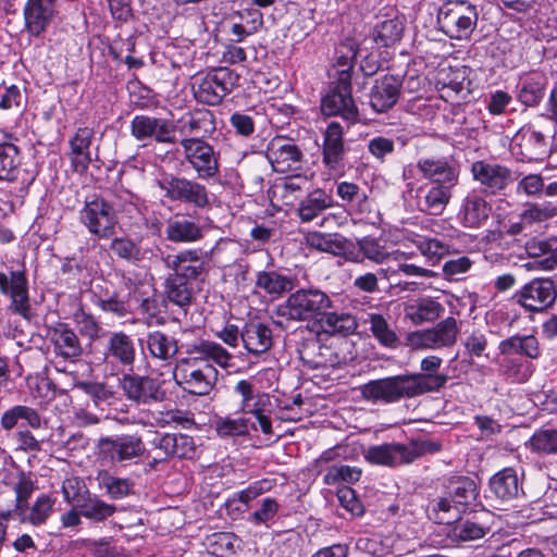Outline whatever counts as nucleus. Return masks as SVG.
Returning <instances> with one entry per match:
<instances>
[{"label": "nucleus", "instance_id": "f257e3e1", "mask_svg": "<svg viewBox=\"0 0 557 557\" xmlns=\"http://www.w3.org/2000/svg\"><path fill=\"white\" fill-rule=\"evenodd\" d=\"M176 124L169 119L150 115H135L131 122V134L147 146L148 143L174 145L177 143ZM184 159L201 180L213 178L219 174V156L213 147L200 138L178 140Z\"/></svg>", "mask_w": 557, "mask_h": 557}, {"label": "nucleus", "instance_id": "f03ea898", "mask_svg": "<svg viewBox=\"0 0 557 557\" xmlns=\"http://www.w3.org/2000/svg\"><path fill=\"white\" fill-rule=\"evenodd\" d=\"M479 486L470 476L456 475L447 480L442 496L429 500L428 518L437 524L456 522L467 513L484 509L479 497Z\"/></svg>", "mask_w": 557, "mask_h": 557}, {"label": "nucleus", "instance_id": "7ed1b4c3", "mask_svg": "<svg viewBox=\"0 0 557 557\" xmlns=\"http://www.w3.org/2000/svg\"><path fill=\"white\" fill-rule=\"evenodd\" d=\"M335 309L331 297L319 288H300L292 293L285 305L281 307V314L294 321H315L319 323L326 310Z\"/></svg>", "mask_w": 557, "mask_h": 557}, {"label": "nucleus", "instance_id": "20e7f679", "mask_svg": "<svg viewBox=\"0 0 557 557\" xmlns=\"http://www.w3.org/2000/svg\"><path fill=\"white\" fill-rule=\"evenodd\" d=\"M63 497L79 510V513L94 523H101L112 517L116 507L91 494L76 478L67 479L62 485Z\"/></svg>", "mask_w": 557, "mask_h": 557}, {"label": "nucleus", "instance_id": "39448f33", "mask_svg": "<svg viewBox=\"0 0 557 557\" xmlns=\"http://www.w3.org/2000/svg\"><path fill=\"white\" fill-rule=\"evenodd\" d=\"M79 221L98 239L112 237L117 224L115 209L100 196H94L85 201L79 211Z\"/></svg>", "mask_w": 557, "mask_h": 557}, {"label": "nucleus", "instance_id": "423d86ee", "mask_svg": "<svg viewBox=\"0 0 557 557\" xmlns=\"http://www.w3.org/2000/svg\"><path fill=\"white\" fill-rule=\"evenodd\" d=\"M164 267L177 277L187 281L205 282L210 271V259L207 251L189 248L162 257Z\"/></svg>", "mask_w": 557, "mask_h": 557}, {"label": "nucleus", "instance_id": "0eeeda50", "mask_svg": "<svg viewBox=\"0 0 557 557\" xmlns=\"http://www.w3.org/2000/svg\"><path fill=\"white\" fill-rule=\"evenodd\" d=\"M321 111L324 115H341L346 120L355 121L358 109L351 96V70L338 72L337 79L332 84L330 91L322 98Z\"/></svg>", "mask_w": 557, "mask_h": 557}, {"label": "nucleus", "instance_id": "6e6552de", "mask_svg": "<svg viewBox=\"0 0 557 557\" xmlns=\"http://www.w3.org/2000/svg\"><path fill=\"white\" fill-rule=\"evenodd\" d=\"M475 22L474 9L465 2H447L437 13L440 29L454 39L467 38L472 33Z\"/></svg>", "mask_w": 557, "mask_h": 557}, {"label": "nucleus", "instance_id": "1a4fd4ad", "mask_svg": "<svg viewBox=\"0 0 557 557\" xmlns=\"http://www.w3.org/2000/svg\"><path fill=\"white\" fill-rule=\"evenodd\" d=\"M239 78V75L228 67L213 69L201 78L195 96L202 103L218 106L238 86Z\"/></svg>", "mask_w": 557, "mask_h": 557}, {"label": "nucleus", "instance_id": "9d476101", "mask_svg": "<svg viewBox=\"0 0 557 557\" xmlns=\"http://www.w3.org/2000/svg\"><path fill=\"white\" fill-rule=\"evenodd\" d=\"M457 323L451 317L441 321L435 327L410 332L405 345L411 349H440L455 344Z\"/></svg>", "mask_w": 557, "mask_h": 557}, {"label": "nucleus", "instance_id": "9b49d317", "mask_svg": "<svg viewBox=\"0 0 557 557\" xmlns=\"http://www.w3.org/2000/svg\"><path fill=\"white\" fill-rule=\"evenodd\" d=\"M443 385H359L358 389L367 401L387 405L403 398L416 397L429 392H438Z\"/></svg>", "mask_w": 557, "mask_h": 557}, {"label": "nucleus", "instance_id": "f8f14e48", "mask_svg": "<svg viewBox=\"0 0 557 557\" xmlns=\"http://www.w3.org/2000/svg\"><path fill=\"white\" fill-rule=\"evenodd\" d=\"M160 187L164 191V196L172 201L184 202L200 209L210 203L206 186L195 180L171 176L164 180Z\"/></svg>", "mask_w": 557, "mask_h": 557}, {"label": "nucleus", "instance_id": "ddd939ff", "mask_svg": "<svg viewBox=\"0 0 557 557\" xmlns=\"http://www.w3.org/2000/svg\"><path fill=\"white\" fill-rule=\"evenodd\" d=\"M253 385H236V392L240 394L242 411L244 413H251L256 417L260 430L265 435H272V422L270 414L275 410L272 395L265 393L255 394L252 391Z\"/></svg>", "mask_w": 557, "mask_h": 557}, {"label": "nucleus", "instance_id": "4468645a", "mask_svg": "<svg viewBox=\"0 0 557 557\" xmlns=\"http://www.w3.org/2000/svg\"><path fill=\"white\" fill-rule=\"evenodd\" d=\"M417 169L422 177L433 185L457 186L460 175V165L453 157L421 158Z\"/></svg>", "mask_w": 557, "mask_h": 557}, {"label": "nucleus", "instance_id": "2eb2a0df", "mask_svg": "<svg viewBox=\"0 0 557 557\" xmlns=\"http://www.w3.org/2000/svg\"><path fill=\"white\" fill-rule=\"evenodd\" d=\"M0 293L11 298L10 308L24 317L32 318V307L28 297V281L24 271H12L10 278L0 272Z\"/></svg>", "mask_w": 557, "mask_h": 557}, {"label": "nucleus", "instance_id": "dca6fc26", "mask_svg": "<svg viewBox=\"0 0 557 557\" xmlns=\"http://www.w3.org/2000/svg\"><path fill=\"white\" fill-rule=\"evenodd\" d=\"M401 78L397 75L385 74L377 77L369 92V104L376 113L392 110L401 96Z\"/></svg>", "mask_w": 557, "mask_h": 557}, {"label": "nucleus", "instance_id": "f3484780", "mask_svg": "<svg viewBox=\"0 0 557 557\" xmlns=\"http://www.w3.org/2000/svg\"><path fill=\"white\" fill-rule=\"evenodd\" d=\"M517 302L530 311H542L550 307L556 297V287L549 278H534L516 294Z\"/></svg>", "mask_w": 557, "mask_h": 557}, {"label": "nucleus", "instance_id": "a211bd4d", "mask_svg": "<svg viewBox=\"0 0 557 557\" xmlns=\"http://www.w3.org/2000/svg\"><path fill=\"white\" fill-rule=\"evenodd\" d=\"M345 154L343 126L337 122H331L323 132L322 163L331 172H343Z\"/></svg>", "mask_w": 557, "mask_h": 557}, {"label": "nucleus", "instance_id": "6ab92c4d", "mask_svg": "<svg viewBox=\"0 0 557 557\" xmlns=\"http://www.w3.org/2000/svg\"><path fill=\"white\" fill-rule=\"evenodd\" d=\"M46 336L52 345L55 356L64 360H75L84 351L78 335L67 323L58 322L48 326Z\"/></svg>", "mask_w": 557, "mask_h": 557}, {"label": "nucleus", "instance_id": "aec40b11", "mask_svg": "<svg viewBox=\"0 0 557 557\" xmlns=\"http://www.w3.org/2000/svg\"><path fill=\"white\" fill-rule=\"evenodd\" d=\"M108 354L110 357L119 360L124 367H128L127 371H123L122 379L117 377L122 383H147L144 375L135 372L131 367L135 359V347L132 338L123 332L113 333L108 344Z\"/></svg>", "mask_w": 557, "mask_h": 557}, {"label": "nucleus", "instance_id": "412c9836", "mask_svg": "<svg viewBox=\"0 0 557 557\" xmlns=\"http://www.w3.org/2000/svg\"><path fill=\"white\" fill-rule=\"evenodd\" d=\"M57 14V0H26L23 15L25 30L39 37L47 30Z\"/></svg>", "mask_w": 557, "mask_h": 557}, {"label": "nucleus", "instance_id": "4be33fe9", "mask_svg": "<svg viewBox=\"0 0 557 557\" xmlns=\"http://www.w3.org/2000/svg\"><path fill=\"white\" fill-rule=\"evenodd\" d=\"M309 247L334 256L344 257L348 261H360L355 244L341 234L311 232L306 237Z\"/></svg>", "mask_w": 557, "mask_h": 557}, {"label": "nucleus", "instance_id": "5701e85b", "mask_svg": "<svg viewBox=\"0 0 557 557\" xmlns=\"http://www.w3.org/2000/svg\"><path fill=\"white\" fill-rule=\"evenodd\" d=\"M268 156L276 172L287 173L300 170L304 157L298 146L284 137L273 138L268 146Z\"/></svg>", "mask_w": 557, "mask_h": 557}, {"label": "nucleus", "instance_id": "b1692460", "mask_svg": "<svg viewBox=\"0 0 557 557\" xmlns=\"http://www.w3.org/2000/svg\"><path fill=\"white\" fill-rule=\"evenodd\" d=\"M104 453L112 461L123 462L140 457L145 450V444L137 434H123L114 438H106L102 442Z\"/></svg>", "mask_w": 557, "mask_h": 557}, {"label": "nucleus", "instance_id": "393cba45", "mask_svg": "<svg viewBox=\"0 0 557 557\" xmlns=\"http://www.w3.org/2000/svg\"><path fill=\"white\" fill-rule=\"evenodd\" d=\"M94 135L91 127H78L69 141L71 166L78 174L86 173L91 162L90 146Z\"/></svg>", "mask_w": 557, "mask_h": 557}, {"label": "nucleus", "instance_id": "a878e982", "mask_svg": "<svg viewBox=\"0 0 557 557\" xmlns=\"http://www.w3.org/2000/svg\"><path fill=\"white\" fill-rule=\"evenodd\" d=\"M454 186L424 185L417 190V206L421 212L440 215L444 212L451 198Z\"/></svg>", "mask_w": 557, "mask_h": 557}, {"label": "nucleus", "instance_id": "bb28decb", "mask_svg": "<svg viewBox=\"0 0 557 557\" xmlns=\"http://www.w3.org/2000/svg\"><path fill=\"white\" fill-rule=\"evenodd\" d=\"M407 445L401 443H384L370 446L364 451V459L375 466L396 467L407 465Z\"/></svg>", "mask_w": 557, "mask_h": 557}, {"label": "nucleus", "instance_id": "cd10ccee", "mask_svg": "<svg viewBox=\"0 0 557 557\" xmlns=\"http://www.w3.org/2000/svg\"><path fill=\"white\" fill-rule=\"evenodd\" d=\"M318 324L325 334L342 337L352 335L359 325L352 313L334 309L326 310Z\"/></svg>", "mask_w": 557, "mask_h": 557}, {"label": "nucleus", "instance_id": "c85d7f7f", "mask_svg": "<svg viewBox=\"0 0 557 557\" xmlns=\"http://www.w3.org/2000/svg\"><path fill=\"white\" fill-rule=\"evenodd\" d=\"M275 409H280L283 414L280 417L283 421H298L302 417V406L305 404L300 386L294 388H280L276 386L272 395Z\"/></svg>", "mask_w": 557, "mask_h": 557}, {"label": "nucleus", "instance_id": "c756f323", "mask_svg": "<svg viewBox=\"0 0 557 557\" xmlns=\"http://www.w3.org/2000/svg\"><path fill=\"white\" fill-rule=\"evenodd\" d=\"M240 339L248 352L260 355L271 348L272 331L264 323L248 322L240 331Z\"/></svg>", "mask_w": 557, "mask_h": 557}, {"label": "nucleus", "instance_id": "7c9ffc66", "mask_svg": "<svg viewBox=\"0 0 557 557\" xmlns=\"http://www.w3.org/2000/svg\"><path fill=\"white\" fill-rule=\"evenodd\" d=\"M214 131V114L209 110H198L189 113L187 119L183 120V124L180 127V132L186 135V138H200L202 140Z\"/></svg>", "mask_w": 557, "mask_h": 557}, {"label": "nucleus", "instance_id": "2f4dec72", "mask_svg": "<svg viewBox=\"0 0 557 557\" xmlns=\"http://www.w3.org/2000/svg\"><path fill=\"white\" fill-rule=\"evenodd\" d=\"M485 187L473 188L466 197L463 205V222L467 226L475 227L487 219Z\"/></svg>", "mask_w": 557, "mask_h": 557}, {"label": "nucleus", "instance_id": "473e14b6", "mask_svg": "<svg viewBox=\"0 0 557 557\" xmlns=\"http://www.w3.org/2000/svg\"><path fill=\"white\" fill-rule=\"evenodd\" d=\"M333 205V197L330 194L320 188L314 189L300 201L298 216L302 222H311Z\"/></svg>", "mask_w": 557, "mask_h": 557}, {"label": "nucleus", "instance_id": "72a5a7b5", "mask_svg": "<svg viewBox=\"0 0 557 557\" xmlns=\"http://www.w3.org/2000/svg\"><path fill=\"white\" fill-rule=\"evenodd\" d=\"M404 16H394L380 22L372 30V40L380 47H392L398 42L404 35Z\"/></svg>", "mask_w": 557, "mask_h": 557}, {"label": "nucleus", "instance_id": "f704fd0d", "mask_svg": "<svg viewBox=\"0 0 557 557\" xmlns=\"http://www.w3.org/2000/svg\"><path fill=\"white\" fill-rule=\"evenodd\" d=\"M331 348L321 345L317 337L306 339L299 348L300 359L310 368H327L333 366Z\"/></svg>", "mask_w": 557, "mask_h": 557}, {"label": "nucleus", "instance_id": "c9c22d12", "mask_svg": "<svg viewBox=\"0 0 557 557\" xmlns=\"http://www.w3.org/2000/svg\"><path fill=\"white\" fill-rule=\"evenodd\" d=\"M490 490L496 499L507 502L515 498L519 491L517 473L511 468H505L490 479Z\"/></svg>", "mask_w": 557, "mask_h": 557}, {"label": "nucleus", "instance_id": "e433bc0d", "mask_svg": "<svg viewBox=\"0 0 557 557\" xmlns=\"http://www.w3.org/2000/svg\"><path fill=\"white\" fill-rule=\"evenodd\" d=\"M364 323L370 325L372 336L381 346L389 349H397L401 345L396 331L384 315L380 313H369Z\"/></svg>", "mask_w": 557, "mask_h": 557}, {"label": "nucleus", "instance_id": "4c0bfd02", "mask_svg": "<svg viewBox=\"0 0 557 557\" xmlns=\"http://www.w3.org/2000/svg\"><path fill=\"white\" fill-rule=\"evenodd\" d=\"M190 281L169 274L164 280V298L177 307L186 309L193 301Z\"/></svg>", "mask_w": 557, "mask_h": 557}, {"label": "nucleus", "instance_id": "58836bf2", "mask_svg": "<svg viewBox=\"0 0 557 557\" xmlns=\"http://www.w3.org/2000/svg\"><path fill=\"white\" fill-rule=\"evenodd\" d=\"M166 238L172 243H193L202 238L201 227L185 218L170 220L165 230Z\"/></svg>", "mask_w": 557, "mask_h": 557}, {"label": "nucleus", "instance_id": "ea45409f", "mask_svg": "<svg viewBox=\"0 0 557 557\" xmlns=\"http://www.w3.org/2000/svg\"><path fill=\"white\" fill-rule=\"evenodd\" d=\"M109 248L117 258L133 263L140 262L153 255L152 249H143L127 236L112 238Z\"/></svg>", "mask_w": 557, "mask_h": 557}, {"label": "nucleus", "instance_id": "a19ab883", "mask_svg": "<svg viewBox=\"0 0 557 557\" xmlns=\"http://www.w3.org/2000/svg\"><path fill=\"white\" fill-rule=\"evenodd\" d=\"M256 287L263 289L271 296H281L292 290L294 284L289 276L277 271H259L256 277Z\"/></svg>", "mask_w": 557, "mask_h": 557}, {"label": "nucleus", "instance_id": "79ce46f5", "mask_svg": "<svg viewBox=\"0 0 557 557\" xmlns=\"http://www.w3.org/2000/svg\"><path fill=\"white\" fill-rule=\"evenodd\" d=\"M525 249L528 255L533 258L547 255L537 262L542 269L553 270L557 267V237L532 239L527 243Z\"/></svg>", "mask_w": 557, "mask_h": 557}, {"label": "nucleus", "instance_id": "37998d69", "mask_svg": "<svg viewBox=\"0 0 557 557\" xmlns=\"http://www.w3.org/2000/svg\"><path fill=\"white\" fill-rule=\"evenodd\" d=\"M98 481L111 499H123L134 494L135 483L128 478H119L103 470L99 472Z\"/></svg>", "mask_w": 557, "mask_h": 557}, {"label": "nucleus", "instance_id": "c03bdc74", "mask_svg": "<svg viewBox=\"0 0 557 557\" xmlns=\"http://www.w3.org/2000/svg\"><path fill=\"white\" fill-rule=\"evenodd\" d=\"M21 157L17 146L0 144V181L14 182L20 173Z\"/></svg>", "mask_w": 557, "mask_h": 557}, {"label": "nucleus", "instance_id": "a18cd8bd", "mask_svg": "<svg viewBox=\"0 0 557 557\" xmlns=\"http://www.w3.org/2000/svg\"><path fill=\"white\" fill-rule=\"evenodd\" d=\"M405 311L412 323L422 324L436 320L444 311V308L440 302L431 298H421L416 304L407 306Z\"/></svg>", "mask_w": 557, "mask_h": 557}, {"label": "nucleus", "instance_id": "49530a36", "mask_svg": "<svg viewBox=\"0 0 557 557\" xmlns=\"http://www.w3.org/2000/svg\"><path fill=\"white\" fill-rule=\"evenodd\" d=\"M447 545H456L460 542L473 541L484 536V529L475 522L460 520L447 524Z\"/></svg>", "mask_w": 557, "mask_h": 557}, {"label": "nucleus", "instance_id": "de8ad7c7", "mask_svg": "<svg viewBox=\"0 0 557 557\" xmlns=\"http://www.w3.org/2000/svg\"><path fill=\"white\" fill-rule=\"evenodd\" d=\"M18 420H24L26 425L32 429H39L41 426V418L39 413L30 407L17 405L3 412L1 417V426L4 430H12L18 423Z\"/></svg>", "mask_w": 557, "mask_h": 557}, {"label": "nucleus", "instance_id": "09e8293b", "mask_svg": "<svg viewBox=\"0 0 557 557\" xmlns=\"http://www.w3.org/2000/svg\"><path fill=\"white\" fill-rule=\"evenodd\" d=\"M242 540L233 532H219L209 539V552L215 557H235Z\"/></svg>", "mask_w": 557, "mask_h": 557}, {"label": "nucleus", "instance_id": "8fccbe9b", "mask_svg": "<svg viewBox=\"0 0 557 557\" xmlns=\"http://www.w3.org/2000/svg\"><path fill=\"white\" fill-rule=\"evenodd\" d=\"M147 347L152 357L161 360H168L177 352L175 338L160 331L148 334Z\"/></svg>", "mask_w": 557, "mask_h": 557}, {"label": "nucleus", "instance_id": "3c124183", "mask_svg": "<svg viewBox=\"0 0 557 557\" xmlns=\"http://www.w3.org/2000/svg\"><path fill=\"white\" fill-rule=\"evenodd\" d=\"M556 126L546 121L544 124L533 128L529 134V141L533 144L537 156H549L555 145Z\"/></svg>", "mask_w": 557, "mask_h": 557}, {"label": "nucleus", "instance_id": "603ef678", "mask_svg": "<svg viewBox=\"0 0 557 557\" xmlns=\"http://www.w3.org/2000/svg\"><path fill=\"white\" fill-rule=\"evenodd\" d=\"M36 490L35 481L32 479L30 473L20 471L17 473V482L13 491L15 493L14 510L18 517L26 513L29 508L28 500Z\"/></svg>", "mask_w": 557, "mask_h": 557}, {"label": "nucleus", "instance_id": "864d4df0", "mask_svg": "<svg viewBox=\"0 0 557 557\" xmlns=\"http://www.w3.org/2000/svg\"><path fill=\"white\" fill-rule=\"evenodd\" d=\"M546 79L541 76H532L523 79L519 87V100L528 106H537L545 95Z\"/></svg>", "mask_w": 557, "mask_h": 557}, {"label": "nucleus", "instance_id": "5fc2aeb1", "mask_svg": "<svg viewBox=\"0 0 557 557\" xmlns=\"http://www.w3.org/2000/svg\"><path fill=\"white\" fill-rule=\"evenodd\" d=\"M362 470L359 467L334 463L327 467L323 482L326 485H336L339 483L355 484L361 478Z\"/></svg>", "mask_w": 557, "mask_h": 557}, {"label": "nucleus", "instance_id": "6e6d98bb", "mask_svg": "<svg viewBox=\"0 0 557 557\" xmlns=\"http://www.w3.org/2000/svg\"><path fill=\"white\" fill-rule=\"evenodd\" d=\"M128 396L129 399L135 400L137 404H152L165 399V391L161 385H117Z\"/></svg>", "mask_w": 557, "mask_h": 557}, {"label": "nucleus", "instance_id": "4d7b16f0", "mask_svg": "<svg viewBox=\"0 0 557 557\" xmlns=\"http://www.w3.org/2000/svg\"><path fill=\"white\" fill-rule=\"evenodd\" d=\"M250 421L247 418L218 417L214 430L221 438L246 436L249 434Z\"/></svg>", "mask_w": 557, "mask_h": 557}, {"label": "nucleus", "instance_id": "13d9d810", "mask_svg": "<svg viewBox=\"0 0 557 557\" xmlns=\"http://www.w3.org/2000/svg\"><path fill=\"white\" fill-rule=\"evenodd\" d=\"M54 499L49 494H40L36 500L29 507V515L27 517L22 516V522H28L32 525L38 527L47 522L51 513L53 512Z\"/></svg>", "mask_w": 557, "mask_h": 557}, {"label": "nucleus", "instance_id": "bf43d9fd", "mask_svg": "<svg viewBox=\"0 0 557 557\" xmlns=\"http://www.w3.org/2000/svg\"><path fill=\"white\" fill-rule=\"evenodd\" d=\"M30 395L36 405L41 408H47L55 399H59L60 405L64 407L70 403L66 391L57 388V385H34Z\"/></svg>", "mask_w": 557, "mask_h": 557}, {"label": "nucleus", "instance_id": "052dcab7", "mask_svg": "<svg viewBox=\"0 0 557 557\" xmlns=\"http://www.w3.org/2000/svg\"><path fill=\"white\" fill-rule=\"evenodd\" d=\"M336 193L343 201L350 206H356L360 211L366 210L368 194L359 185L350 182H341L337 184Z\"/></svg>", "mask_w": 557, "mask_h": 557}, {"label": "nucleus", "instance_id": "680f3d73", "mask_svg": "<svg viewBox=\"0 0 557 557\" xmlns=\"http://www.w3.org/2000/svg\"><path fill=\"white\" fill-rule=\"evenodd\" d=\"M530 447L540 454H557V430L547 429L535 432L530 438Z\"/></svg>", "mask_w": 557, "mask_h": 557}, {"label": "nucleus", "instance_id": "e2e57ef3", "mask_svg": "<svg viewBox=\"0 0 557 557\" xmlns=\"http://www.w3.org/2000/svg\"><path fill=\"white\" fill-rule=\"evenodd\" d=\"M168 302L162 294L153 293L144 298L139 305V310L146 317L148 323H161L160 314L166 311Z\"/></svg>", "mask_w": 557, "mask_h": 557}, {"label": "nucleus", "instance_id": "0e129e2a", "mask_svg": "<svg viewBox=\"0 0 557 557\" xmlns=\"http://www.w3.org/2000/svg\"><path fill=\"white\" fill-rule=\"evenodd\" d=\"M174 444L173 433H157L154 438L151 441L152 450H156V456H153L152 460L149 462L150 466L153 468L157 463L173 458Z\"/></svg>", "mask_w": 557, "mask_h": 557}, {"label": "nucleus", "instance_id": "69168bd1", "mask_svg": "<svg viewBox=\"0 0 557 557\" xmlns=\"http://www.w3.org/2000/svg\"><path fill=\"white\" fill-rule=\"evenodd\" d=\"M414 245L433 264L448 253V246L437 238L419 237Z\"/></svg>", "mask_w": 557, "mask_h": 557}, {"label": "nucleus", "instance_id": "338daca9", "mask_svg": "<svg viewBox=\"0 0 557 557\" xmlns=\"http://www.w3.org/2000/svg\"><path fill=\"white\" fill-rule=\"evenodd\" d=\"M356 249L361 262L363 258L381 263L388 256L384 246L375 238L364 237L357 242Z\"/></svg>", "mask_w": 557, "mask_h": 557}, {"label": "nucleus", "instance_id": "774afa93", "mask_svg": "<svg viewBox=\"0 0 557 557\" xmlns=\"http://www.w3.org/2000/svg\"><path fill=\"white\" fill-rule=\"evenodd\" d=\"M194 352L211 359L222 367L228 364L231 355L220 344L210 341H200L194 346Z\"/></svg>", "mask_w": 557, "mask_h": 557}]
</instances>
